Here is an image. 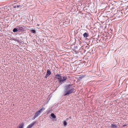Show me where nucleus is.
Wrapping results in <instances>:
<instances>
[{"label": "nucleus", "mask_w": 128, "mask_h": 128, "mask_svg": "<svg viewBox=\"0 0 128 128\" xmlns=\"http://www.w3.org/2000/svg\"><path fill=\"white\" fill-rule=\"evenodd\" d=\"M70 85L65 86L64 96H66L74 92V88H73L70 89Z\"/></svg>", "instance_id": "nucleus-1"}, {"label": "nucleus", "mask_w": 128, "mask_h": 128, "mask_svg": "<svg viewBox=\"0 0 128 128\" xmlns=\"http://www.w3.org/2000/svg\"><path fill=\"white\" fill-rule=\"evenodd\" d=\"M55 78L58 79L60 83H62L64 82L67 79L66 76H61L60 74H57L55 75Z\"/></svg>", "instance_id": "nucleus-2"}, {"label": "nucleus", "mask_w": 128, "mask_h": 128, "mask_svg": "<svg viewBox=\"0 0 128 128\" xmlns=\"http://www.w3.org/2000/svg\"><path fill=\"white\" fill-rule=\"evenodd\" d=\"M45 109V108L43 107L39 110L36 112L34 116L32 118V120H34Z\"/></svg>", "instance_id": "nucleus-3"}, {"label": "nucleus", "mask_w": 128, "mask_h": 128, "mask_svg": "<svg viewBox=\"0 0 128 128\" xmlns=\"http://www.w3.org/2000/svg\"><path fill=\"white\" fill-rule=\"evenodd\" d=\"M16 27L18 28V31L19 32L24 31V29L26 28V27L23 25L17 26Z\"/></svg>", "instance_id": "nucleus-4"}, {"label": "nucleus", "mask_w": 128, "mask_h": 128, "mask_svg": "<svg viewBox=\"0 0 128 128\" xmlns=\"http://www.w3.org/2000/svg\"><path fill=\"white\" fill-rule=\"evenodd\" d=\"M35 123V122H34L28 126L26 128H31Z\"/></svg>", "instance_id": "nucleus-5"}, {"label": "nucleus", "mask_w": 128, "mask_h": 128, "mask_svg": "<svg viewBox=\"0 0 128 128\" xmlns=\"http://www.w3.org/2000/svg\"><path fill=\"white\" fill-rule=\"evenodd\" d=\"M24 126V123H22L20 124L19 126L17 127V128H23Z\"/></svg>", "instance_id": "nucleus-6"}, {"label": "nucleus", "mask_w": 128, "mask_h": 128, "mask_svg": "<svg viewBox=\"0 0 128 128\" xmlns=\"http://www.w3.org/2000/svg\"><path fill=\"white\" fill-rule=\"evenodd\" d=\"M83 36L84 38H87L88 37L89 35L88 33L86 32L84 33L83 34Z\"/></svg>", "instance_id": "nucleus-7"}, {"label": "nucleus", "mask_w": 128, "mask_h": 128, "mask_svg": "<svg viewBox=\"0 0 128 128\" xmlns=\"http://www.w3.org/2000/svg\"><path fill=\"white\" fill-rule=\"evenodd\" d=\"M111 126L112 128H116L117 126L116 124H111Z\"/></svg>", "instance_id": "nucleus-8"}, {"label": "nucleus", "mask_w": 128, "mask_h": 128, "mask_svg": "<svg viewBox=\"0 0 128 128\" xmlns=\"http://www.w3.org/2000/svg\"><path fill=\"white\" fill-rule=\"evenodd\" d=\"M50 116L54 119H55L56 118V116H55L53 113L51 114Z\"/></svg>", "instance_id": "nucleus-9"}, {"label": "nucleus", "mask_w": 128, "mask_h": 128, "mask_svg": "<svg viewBox=\"0 0 128 128\" xmlns=\"http://www.w3.org/2000/svg\"><path fill=\"white\" fill-rule=\"evenodd\" d=\"M46 74L50 76L51 74V72L48 69L47 70Z\"/></svg>", "instance_id": "nucleus-10"}, {"label": "nucleus", "mask_w": 128, "mask_h": 128, "mask_svg": "<svg viewBox=\"0 0 128 128\" xmlns=\"http://www.w3.org/2000/svg\"><path fill=\"white\" fill-rule=\"evenodd\" d=\"M63 122L64 126H66L67 124V122L66 121V120H64L63 121Z\"/></svg>", "instance_id": "nucleus-11"}, {"label": "nucleus", "mask_w": 128, "mask_h": 128, "mask_svg": "<svg viewBox=\"0 0 128 128\" xmlns=\"http://www.w3.org/2000/svg\"><path fill=\"white\" fill-rule=\"evenodd\" d=\"M17 31H18V28L16 27V28H14L13 30V32H16Z\"/></svg>", "instance_id": "nucleus-12"}, {"label": "nucleus", "mask_w": 128, "mask_h": 128, "mask_svg": "<svg viewBox=\"0 0 128 128\" xmlns=\"http://www.w3.org/2000/svg\"><path fill=\"white\" fill-rule=\"evenodd\" d=\"M30 31L32 33L34 34H36V32L35 30H30Z\"/></svg>", "instance_id": "nucleus-13"}, {"label": "nucleus", "mask_w": 128, "mask_h": 128, "mask_svg": "<svg viewBox=\"0 0 128 128\" xmlns=\"http://www.w3.org/2000/svg\"><path fill=\"white\" fill-rule=\"evenodd\" d=\"M84 77V76H80L79 77V78L80 80H81Z\"/></svg>", "instance_id": "nucleus-14"}, {"label": "nucleus", "mask_w": 128, "mask_h": 128, "mask_svg": "<svg viewBox=\"0 0 128 128\" xmlns=\"http://www.w3.org/2000/svg\"><path fill=\"white\" fill-rule=\"evenodd\" d=\"M14 40L15 41H17L18 42H20L19 40H18V39H14Z\"/></svg>", "instance_id": "nucleus-15"}, {"label": "nucleus", "mask_w": 128, "mask_h": 128, "mask_svg": "<svg viewBox=\"0 0 128 128\" xmlns=\"http://www.w3.org/2000/svg\"><path fill=\"white\" fill-rule=\"evenodd\" d=\"M49 76L50 75H49L48 74H46V76H45V78H47L48 76Z\"/></svg>", "instance_id": "nucleus-16"}, {"label": "nucleus", "mask_w": 128, "mask_h": 128, "mask_svg": "<svg viewBox=\"0 0 128 128\" xmlns=\"http://www.w3.org/2000/svg\"><path fill=\"white\" fill-rule=\"evenodd\" d=\"M16 8H18L20 7H21L20 6V5H17V6H16Z\"/></svg>", "instance_id": "nucleus-17"}, {"label": "nucleus", "mask_w": 128, "mask_h": 128, "mask_svg": "<svg viewBox=\"0 0 128 128\" xmlns=\"http://www.w3.org/2000/svg\"><path fill=\"white\" fill-rule=\"evenodd\" d=\"M86 48L88 49L89 48V46H86Z\"/></svg>", "instance_id": "nucleus-18"}, {"label": "nucleus", "mask_w": 128, "mask_h": 128, "mask_svg": "<svg viewBox=\"0 0 128 128\" xmlns=\"http://www.w3.org/2000/svg\"><path fill=\"white\" fill-rule=\"evenodd\" d=\"M14 8H16V6H14Z\"/></svg>", "instance_id": "nucleus-19"}, {"label": "nucleus", "mask_w": 128, "mask_h": 128, "mask_svg": "<svg viewBox=\"0 0 128 128\" xmlns=\"http://www.w3.org/2000/svg\"><path fill=\"white\" fill-rule=\"evenodd\" d=\"M64 24H63L64 25V24L65 23V22H64Z\"/></svg>", "instance_id": "nucleus-20"}, {"label": "nucleus", "mask_w": 128, "mask_h": 128, "mask_svg": "<svg viewBox=\"0 0 128 128\" xmlns=\"http://www.w3.org/2000/svg\"><path fill=\"white\" fill-rule=\"evenodd\" d=\"M54 75H55V73H54Z\"/></svg>", "instance_id": "nucleus-21"}, {"label": "nucleus", "mask_w": 128, "mask_h": 128, "mask_svg": "<svg viewBox=\"0 0 128 128\" xmlns=\"http://www.w3.org/2000/svg\"><path fill=\"white\" fill-rule=\"evenodd\" d=\"M125 126V125H124V126Z\"/></svg>", "instance_id": "nucleus-22"}]
</instances>
